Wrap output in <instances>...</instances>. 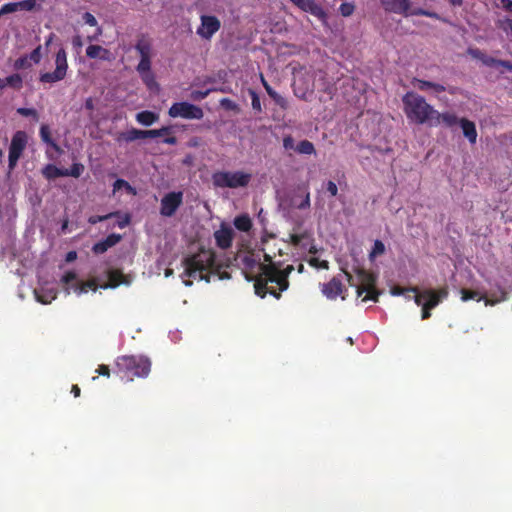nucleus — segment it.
I'll use <instances>...</instances> for the list:
<instances>
[{
    "instance_id": "obj_27",
    "label": "nucleus",
    "mask_w": 512,
    "mask_h": 512,
    "mask_svg": "<svg viewBox=\"0 0 512 512\" xmlns=\"http://www.w3.org/2000/svg\"><path fill=\"white\" fill-rule=\"evenodd\" d=\"M233 223L235 228L242 232H248L252 228V220L248 214L236 216Z\"/></svg>"
},
{
    "instance_id": "obj_28",
    "label": "nucleus",
    "mask_w": 512,
    "mask_h": 512,
    "mask_svg": "<svg viewBox=\"0 0 512 512\" xmlns=\"http://www.w3.org/2000/svg\"><path fill=\"white\" fill-rule=\"evenodd\" d=\"M159 116L158 114L152 112V111H141L136 114V120L138 123L144 125V126H150L153 123H155L158 120Z\"/></svg>"
},
{
    "instance_id": "obj_64",
    "label": "nucleus",
    "mask_w": 512,
    "mask_h": 512,
    "mask_svg": "<svg viewBox=\"0 0 512 512\" xmlns=\"http://www.w3.org/2000/svg\"><path fill=\"white\" fill-rule=\"evenodd\" d=\"M500 3L505 11L512 13V0H500Z\"/></svg>"
},
{
    "instance_id": "obj_4",
    "label": "nucleus",
    "mask_w": 512,
    "mask_h": 512,
    "mask_svg": "<svg viewBox=\"0 0 512 512\" xmlns=\"http://www.w3.org/2000/svg\"><path fill=\"white\" fill-rule=\"evenodd\" d=\"M151 370V362L144 356L123 355L116 359L114 373L126 382L136 377H147Z\"/></svg>"
},
{
    "instance_id": "obj_17",
    "label": "nucleus",
    "mask_w": 512,
    "mask_h": 512,
    "mask_svg": "<svg viewBox=\"0 0 512 512\" xmlns=\"http://www.w3.org/2000/svg\"><path fill=\"white\" fill-rule=\"evenodd\" d=\"M214 239L218 248L227 250L232 246L234 231L227 223L222 222L219 229L214 232Z\"/></svg>"
},
{
    "instance_id": "obj_55",
    "label": "nucleus",
    "mask_w": 512,
    "mask_h": 512,
    "mask_svg": "<svg viewBox=\"0 0 512 512\" xmlns=\"http://www.w3.org/2000/svg\"><path fill=\"white\" fill-rule=\"evenodd\" d=\"M306 235V233L290 234V243L293 246H299L301 244V241L306 237Z\"/></svg>"
},
{
    "instance_id": "obj_25",
    "label": "nucleus",
    "mask_w": 512,
    "mask_h": 512,
    "mask_svg": "<svg viewBox=\"0 0 512 512\" xmlns=\"http://www.w3.org/2000/svg\"><path fill=\"white\" fill-rule=\"evenodd\" d=\"M108 280H109V282L102 285L101 286L102 288H104V289L116 288L120 284L127 283L125 281L124 274L120 270H117V269H111L108 271Z\"/></svg>"
},
{
    "instance_id": "obj_60",
    "label": "nucleus",
    "mask_w": 512,
    "mask_h": 512,
    "mask_svg": "<svg viewBox=\"0 0 512 512\" xmlns=\"http://www.w3.org/2000/svg\"><path fill=\"white\" fill-rule=\"evenodd\" d=\"M96 372L99 374V375H102V376H106V377H109L110 376V368L109 366L105 365V364H101L98 366Z\"/></svg>"
},
{
    "instance_id": "obj_53",
    "label": "nucleus",
    "mask_w": 512,
    "mask_h": 512,
    "mask_svg": "<svg viewBox=\"0 0 512 512\" xmlns=\"http://www.w3.org/2000/svg\"><path fill=\"white\" fill-rule=\"evenodd\" d=\"M72 46L77 54L81 52V49L83 47V41L80 35H75L72 37Z\"/></svg>"
},
{
    "instance_id": "obj_40",
    "label": "nucleus",
    "mask_w": 512,
    "mask_h": 512,
    "mask_svg": "<svg viewBox=\"0 0 512 512\" xmlns=\"http://www.w3.org/2000/svg\"><path fill=\"white\" fill-rule=\"evenodd\" d=\"M248 92L251 97V105H252L253 110H255L258 113H261L262 106H261V101H260L259 95L253 89H249Z\"/></svg>"
},
{
    "instance_id": "obj_31",
    "label": "nucleus",
    "mask_w": 512,
    "mask_h": 512,
    "mask_svg": "<svg viewBox=\"0 0 512 512\" xmlns=\"http://www.w3.org/2000/svg\"><path fill=\"white\" fill-rule=\"evenodd\" d=\"M6 87L14 90H21L23 87V78L20 74L14 73L5 77Z\"/></svg>"
},
{
    "instance_id": "obj_10",
    "label": "nucleus",
    "mask_w": 512,
    "mask_h": 512,
    "mask_svg": "<svg viewBox=\"0 0 512 512\" xmlns=\"http://www.w3.org/2000/svg\"><path fill=\"white\" fill-rule=\"evenodd\" d=\"M168 114L172 118L181 117L183 119H196L200 120L204 116L203 110L194 104L189 102H177L174 103L168 111Z\"/></svg>"
},
{
    "instance_id": "obj_42",
    "label": "nucleus",
    "mask_w": 512,
    "mask_h": 512,
    "mask_svg": "<svg viewBox=\"0 0 512 512\" xmlns=\"http://www.w3.org/2000/svg\"><path fill=\"white\" fill-rule=\"evenodd\" d=\"M17 113L24 117H32L35 121L39 120V114L34 108L21 107L17 109Z\"/></svg>"
},
{
    "instance_id": "obj_39",
    "label": "nucleus",
    "mask_w": 512,
    "mask_h": 512,
    "mask_svg": "<svg viewBox=\"0 0 512 512\" xmlns=\"http://www.w3.org/2000/svg\"><path fill=\"white\" fill-rule=\"evenodd\" d=\"M35 296H36L37 301H39L40 303L48 304L56 298V292L50 291L49 293L44 294V293L36 290Z\"/></svg>"
},
{
    "instance_id": "obj_61",
    "label": "nucleus",
    "mask_w": 512,
    "mask_h": 512,
    "mask_svg": "<svg viewBox=\"0 0 512 512\" xmlns=\"http://www.w3.org/2000/svg\"><path fill=\"white\" fill-rule=\"evenodd\" d=\"M273 100H274V102H275L279 107H281L282 109H287V107H288V102H287V100H286L283 96H281L280 94H278V96H277L275 99H273Z\"/></svg>"
},
{
    "instance_id": "obj_24",
    "label": "nucleus",
    "mask_w": 512,
    "mask_h": 512,
    "mask_svg": "<svg viewBox=\"0 0 512 512\" xmlns=\"http://www.w3.org/2000/svg\"><path fill=\"white\" fill-rule=\"evenodd\" d=\"M459 124L462 128L464 136L471 144H475L477 140V130L474 122L466 118H461Z\"/></svg>"
},
{
    "instance_id": "obj_7",
    "label": "nucleus",
    "mask_w": 512,
    "mask_h": 512,
    "mask_svg": "<svg viewBox=\"0 0 512 512\" xmlns=\"http://www.w3.org/2000/svg\"><path fill=\"white\" fill-rule=\"evenodd\" d=\"M250 179L251 175L242 171H218L212 175L214 186L219 188L245 187L249 184Z\"/></svg>"
},
{
    "instance_id": "obj_6",
    "label": "nucleus",
    "mask_w": 512,
    "mask_h": 512,
    "mask_svg": "<svg viewBox=\"0 0 512 512\" xmlns=\"http://www.w3.org/2000/svg\"><path fill=\"white\" fill-rule=\"evenodd\" d=\"M55 69L51 72H43L39 75V81L43 84H53L64 80L69 69L67 52L60 47L54 56Z\"/></svg>"
},
{
    "instance_id": "obj_58",
    "label": "nucleus",
    "mask_w": 512,
    "mask_h": 512,
    "mask_svg": "<svg viewBox=\"0 0 512 512\" xmlns=\"http://www.w3.org/2000/svg\"><path fill=\"white\" fill-rule=\"evenodd\" d=\"M326 190L331 196H336L338 193V187L335 182L329 180L326 183Z\"/></svg>"
},
{
    "instance_id": "obj_51",
    "label": "nucleus",
    "mask_w": 512,
    "mask_h": 512,
    "mask_svg": "<svg viewBox=\"0 0 512 512\" xmlns=\"http://www.w3.org/2000/svg\"><path fill=\"white\" fill-rule=\"evenodd\" d=\"M309 264L311 266H313V267H316V268H321V269H328L329 268L328 261H326V260L320 261L318 258H311L309 260Z\"/></svg>"
},
{
    "instance_id": "obj_5",
    "label": "nucleus",
    "mask_w": 512,
    "mask_h": 512,
    "mask_svg": "<svg viewBox=\"0 0 512 512\" xmlns=\"http://www.w3.org/2000/svg\"><path fill=\"white\" fill-rule=\"evenodd\" d=\"M344 274L347 278L349 285L356 287L358 296H361L363 293H366L365 297L362 299L363 302H366L368 300L376 302L378 300L379 293L375 288L376 278L373 274L367 272L364 269H358V283L355 282L353 276L349 272L344 271Z\"/></svg>"
},
{
    "instance_id": "obj_2",
    "label": "nucleus",
    "mask_w": 512,
    "mask_h": 512,
    "mask_svg": "<svg viewBox=\"0 0 512 512\" xmlns=\"http://www.w3.org/2000/svg\"><path fill=\"white\" fill-rule=\"evenodd\" d=\"M402 104L407 119L417 125L430 126L433 115H436V109L422 95L413 91L402 96Z\"/></svg>"
},
{
    "instance_id": "obj_22",
    "label": "nucleus",
    "mask_w": 512,
    "mask_h": 512,
    "mask_svg": "<svg viewBox=\"0 0 512 512\" xmlns=\"http://www.w3.org/2000/svg\"><path fill=\"white\" fill-rule=\"evenodd\" d=\"M122 239L120 234L112 233L108 235L105 239L95 243L92 247V252L95 254H103L109 248L118 244Z\"/></svg>"
},
{
    "instance_id": "obj_63",
    "label": "nucleus",
    "mask_w": 512,
    "mask_h": 512,
    "mask_svg": "<svg viewBox=\"0 0 512 512\" xmlns=\"http://www.w3.org/2000/svg\"><path fill=\"white\" fill-rule=\"evenodd\" d=\"M422 314H421V318L423 320H426V319H429L431 317V308H427V305L425 303L422 302Z\"/></svg>"
},
{
    "instance_id": "obj_49",
    "label": "nucleus",
    "mask_w": 512,
    "mask_h": 512,
    "mask_svg": "<svg viewBox=\"0 0 512 512\" xmlns=\"http://www.w3.org/2000/svg\"><path fill=\"white\" fill-rule=\"evenodd\" d=\"M406 292L414 293L416 295L418 292V288L417 287H410V288L394 287L392 290L393 295H403Z\"/></svg>"
},
{
    "instance_id": "obj_62",
    "label": "nucleus",
    "mask_w": 512,
    "mask_h": 512,
    "mask_svg": "<svg viewBox=\"0 0 512 512\" xmlns=\"http://www.w3.org/2000/svg\"><path fill=\"white\" fill-rule=\"evenodd\" d=\"M483 64L487 67H497L498 59L488 56L483 61Z\"/></svg>"
},
{
    "instance_id": "obj_47",
    "label": "nucleus",
    "mask_w": 512,
    "mask_h": 512,
    "mask_svg": "<svg viewBox=\"0 0 512 512\" xmlns=\"http://www.w3.org/2000/svg\"><path fill=\"white\" fill-rule=\"evenodd\" d=\"M220 105L222 108L228 110V111H237L238 105L229 98H222L220 100Z\"/></svg>"
},
{
    "instance_id": "obj_34",
    "label": "nucleus",
    "mask_w": 512,
    "mask_h": 512,
    "mask_svg": "<svg viewBox=\"0 0 512 512\" xmlns=\"http://www.w3.org/2000/svg\"><path fill=\"white\" fill-rule=\"evenodd\" d=\"M293 205L299 210H305L310 207L311 203H310V193L308 191V187H305L301 201L297 202V200L294 199Z\"/></svg>"
},
{
    "instance_id": "obj_50",
    "label": "nucleus",
    "mask_w": 512,
    "mask_h": 512,
    "mask_svg": "<svg viewBox=\"0 0 512 512\" xmlns=\"http://www.w3.org/2000/svg\"><path fill=\"white\" fill-rule=\"evenodd\" d=\"M125 187L128 191H133L131 185L124 179H117L113 184L114 192Z\"/></svg>"
},
{
    "instance_id": "obj_57",
    "label": "nucleus",
    "mask_w": 512,
    "mask_h": 512,
    "mask_svg": "<svg viewBox=\"0 0 512 512\" xmlns=\"http://www.w3.org/2000/svg\"><path fill=\"white\" fill-rule=\"evenodd\" d=\"M118 217H120V219L117 222V226L119 228L123 229L129 225L130 220H131V217L129 214H124L123 216H121V214H120Z\"/></svg>"
},
{
    "instance_id": "obj_46",
    "label": "nucleus",
    "mask_w": 512,
    "mask_h": 512,
    "mask_svg": "<svg viewBox=\"0 0 512 512\" xmlns=\"http://www.w3.org/2000/svg\"><path fill=\"white\" fill-rule=\"evenodd\" d=\"M498 27L502 29L507 34L510 33L512 35V19L504 18L498 21Z\"/></svg>"
},
{
    "instance_id": "obj_35",
    "label": "nucleus",
    "mask_w": 512,
    "mask_h": 512,
    "mask_svg": "<svg viewBox=\"0 0 512 512\" xmlns=\"http://www.w3.org/2000/svg\"><path fill=\"white\" fill-rule=\"evenodd\" d=\"M385 253V245L381 240H375L372 250L369 254L370 260H373L374 258L382 255Z\"/></svg>"
},
{
    "instance_id": "obj_44",
    "label": "nucleus",
    "mask_w": 512,
    "mask_h": 512,
    "mask_svg": "<svg viewBox=\"0 0 512 512\" xmlns=\"http://www.w3.org/2000/svg\"><path fill=\"white\" fill-rule=\"evenodd\" d=\"M217 90V88H209L205 91H198V90H195V91H192L191 93V98L195 101H200V100H203L205 99L206 97H208V95L211 93V92H215Z\"/></svg>"
},
{
    "instance_id": "obj_19",
    "label": "nucleus",
    "mask_w": 512,
    "mask_h": 512,
    "mask_svg": "<svg viewBox=\"0 0 512 512\" xmlns=\"http://www.w3.org/2000/svg\"><path fill=\"white\" fill-rule=\"evenodd\" d=\"M460 294H461V300L463 302H467L469 300H476V301L484 300L486 306L495 305V304L501 302L502 300H504L505 296H506V293L504 291H501L500 298L492 299V298H488L486 295L480 294L478 291H471V290H468L465 288H462L460 290Z\"/></svg>"
},
{
    "instance_id": "obj_11",
    "label": "nucleus",
    "mask_w": 512,
    "mask_h": 512,
    "mask_svg": "<svg viewBox=\"0 0 512 512\" xmlns=\"http://www.w3.org/2000/svg\"><path fill=\"white\" fill-rule=\"evenodd\" d=\"M183 203V192L173 191L165 194L161 199L160 214L172 217Z\"/></svg>"
},
{
    "instance_id": "obj_45",
    "label": "nucleus",
    "mask_w": 512,
    "mask_h": 512,
    "mask_svg": "<svg viewBox=\"0 0 512 512\" xmlns=\"http://www.w3.org/2000/svg\"><path fill=\"white\" fill-rule=\"evenodd\" d=\"M27 55L32 63H34V64L40 63V61L42 59V46L38 45L35 49H33L31 51L30 54H27Z\"/></svg>"
},
{
    "instance_id": "obj_37",
    "label": "nucleus",
    "mask_w": 512,
    "mask_h": 512,
    "mask_svg": "<svg viewBox=\"0 0 512 512\" xmlns=\"http://www.w3.org/2000/svg\"><path fill=\"white\" fill-rule=\"evenodd\" d=\"M120 215V212L119 211H116V212H111V213H108L106 215H92L88 218V222L92 225H95L97 224L98 222H102V221H105V220H108L110 218H113V217H117Z\"/></svg>"
},
{
    "instance_id": "obj_13",
    "label": "nucleus",
    "mask_w": 512,
    "mask_h": 512,
    "mask_svg": "<svg viewBox=\"0 0 512 512\" xmlns=\"http://www.w3.org/2000/svg\"><path fill=\"white\" fill-rule=\"evenodd\" d=\"M385 11L390 13L401 14L408 16L410 14V1L409 0H380ZM413 15H428V13L422 9L411 12Z\"/></svg>"
},
{
    "instance_id": "obj_33",
    "label": "nucleus",
    "mask_w": 512,
    "mask_h": 512,
    "mask_svg": "<svg viewBox=\"0 0 512 512\" xmlns=\"http://www.w3.org/2000/svg\"><path fill=\"white\" fill-rule=\"evenodd\" d=\"M40 137H41L42 141L45 142L46 144L51 145L56 150L59 149L58 145L55 143V141L51 137V133H50V129H49L48 125L43 124L41 126Z\"/></svg>"
},
{
    "instance_id": "obj_16",
    "label": "nucleus",
    "mask_w": 512,
    "mask_h": 512,
    "mask_svg": "<svg viewBox=\"0 0 512 512\" xmlns=\"http://www.w3.org/2000/svg\"><path fill=\"white\" fill-rule=\"evenodd\" d=\"M293 5L298 7L300 10L310 13L317 17L319 20L325 22L327 19V13L323 7L318 4L315 0H289Z\"/></svg>"
},
{
    "instance_id": "obj_59",
    "label": "nucleus",
    "mask_w": 512,
    "mask_h": 512,
    "mask_svg": "<svg viewBox=\"0 0 512 512\" xmlns=\"http://www.w3.org/2000/svg\"><path fill=\"white\" fill-rule=\"evenodd\" d=\"M160 137L158 129L143 130V139Z\"/></svg>"
},
{
    "instance_id": "obj_1",
    "label": "nucleus",
    "mask_w": 512,
    "mask_h": 512,
    "mask_svg": "<svg viewBox=\"0 0 512 512\" xmlns=\"http://www.w3.org/2000/svg\"><path fill=\"white\" fill-rule=\"evenodd\" d=\"M293 270V265L280 269L277 264H259V274L254 277L256 295L264 298L269 293L280 299L281 292L289 287L288 277Z\"/></svg>"
},
{
    "instance_id": "obj_12",
    "label": "nucleus",
    "mask_w": 512,
    "mask_h": 512,
    "mask_svg": "<svg viewBox=\"0 0 512 512\" xmlns=\"http://www.w3.org/2000/svg\"><path fill=\"white\" fill-rule=\"evenodd\" d=\"M447 296V288H441L439 291L426 289L421 293L418 291L417 294L414 295V301L418 306H420L422 305V300L426 299L425 304L427 305V308L433 309L442 301V299L447 298Z\"/></svg>"
},
{
    "instance_id": "obj_43",
    "label": "nucleus",
    "mask_w": 512,
    "mask_h": 512,
    "mask_svg": "<svg viewBox=\"0 0 512 512\" xmlns=\"http://www.w3.org/2000/svg\"><path fill=\"white\" fill-rule=\"evenodd\" d=\"M355 6L353 3L344 2L339 7V12L343 17H349L353 14Z\"/></svg>"
},
{
    "instance_id": "obj_21",
    "label": "nucleus",
    "mask_w": 512,
    "mask_h": 512,
    "mask_svg": "<svg viewBox=\"0 0 512 512\" xmlns=\"http://www.w3.org/2000/svg\"><path fill=\"white\" fill-rule=\"evenodd\" d=\"M412 85L420 91H427L430 89L433 90L435 93H442L447 91V88L442 84L418 78H414L412 80ZM448 92L450 94H454V88H449Z\"/></svg>"
},
{
    "instance_id": "obj_23",
    "label": "nucleus",
    "mask_w": 512,
    "mask_h": 512,
    "mask_svg": "<svg viewBox=\"0 0 512 512\" xmlns=\"http://www.w3.org/2000/svg\"><path fill=\"white\" fill-rule=\"evenodd\" d=\"M110 51L100 45H89L86 49V56L90 59L110 60Z\"/></svg>"
},
{
    "instance_id": "obj_48",
    "label": "nucleus",
    "mask_w": 512,
    "mask_h": 512,
    "mask_svg": "<svg viewBox=\"0 0 512 512\" xmlns=\"http://www.w3.org/2000/svg\"><path fill=\"white\" fill-rule=\"evenodd\" d=\"M467 52L472 58L480 60L482 63L487 57V54L478 48H468Z\"/></svg>"
},
{
    "instance_id": "obj_26",
    "label": "nucleus",
    "mask_w": 512,
    "mask_h": 512,
    "mask_svg": "<svg viewBox=\"0 0 512 512\" xmlns=\"http://www.w3.org/2000/svg\"><path fill=\"white\" fill-rule=\"evenodd\" d=\"M65 174L67 173L66 171H64V169L58 168L54 164H47L42 169V175L48 180L55 179L58 177H65Z\"/></svg>"
},
{
    "instance_id": "obj_18",
    "label": "nucleus",
    "mask_w": 512,
    "mask_h": 512,
    "mask_svg": "<svg viewBox=\"0 0 512 512\" xmlns=\"http://www.w3.org/2000/svg\"><path fill=\"white\" fill-rule=\"evenodd\" d=\"M323 295L330 300H335L338 296H341L342 300H345V296L342 295L346 291L342 281L338 277H333L328 283L322 285L321 289Z\"/></svg>"
},
{
    "instance_id": "obj_36",
    "label": "nucleus",
    "mask_w": 512,
    "mask_h": 512,
    "mask_svg": "<svg viewBox=\"0 0 512 512\" xmlns=\"http://www.w3.org/2000/svg\"><path fill=\"white\" fill-rule=\"evenodd\" d=\"M64 171L67 173L65 177L71 176L78 178L84 171V165L81 163H73L69 169H64Z\"/></svg>"
},
{
    "instance_id": "obj_20",
    "label": "nucleus",
    "mask_w": 512,
    "mask_h": 512,
    "mask_svg": "<svg viewBox=\"0 0 512 512\" xmlns=\"http://www.w3.org/2000/svg\"><path fill=\"white\" fill-rule=\"evenodd\" d=\"M460 119L451 112L440 113L436 110V115H433L430 126H438L443 124L447 128H452L455 125L459 124Z\"/></svg>"
},
{
    "instance_id": "obj_29",
    "label": "nucleus",
    "mask_w": 512,
    "mask_h": 512,
    "mask_svg": "<svg viewBox=\"0 0 512 512\" xmlns=\"http://www.w3.org/2000/svg\"><path fill=\"white\" fill-rule=\"evenodd\" d=\"M138 139H143V130L132 128L126 132L119 134L118 141L133 142Z\"/></svg>"
},
{
    "instance_id": "obj_56",
    "label": "nucleus",
    "mask_w": 512,
    "mask_h": 512,
    "mask_svg": "<svg viewBox=\"0 0 512 512\" xmlns=\"http://www.w3.org/2000/svg\"><path fill=\"white\" fill-rule=\"evenodd\" d=\"M1 8H2V12H3L4 15L10 14V13H13V12L17 11L16 2L6 3Z\"/></svg>"
},
{
    "instance_id": "obj_54",
    "label": "nucleus",
    "mask_w": 512,
    "mask_h": 512,
    "mask_svg": "<svg viewBox=\"0 0 512 512\" xmlns=\"http://www.w3.org/2000/svg\"><path fill=\"white\" fill-rule=\"evenodd\" d=\"M84 22L89 25V26H97L98 25V21L97 19L95 18V16L93 14H91L90 12H85L82 16Z\"/></svg>"
},
{
    "instance_id": "obj_32",
    "label": "nucleus",
    "mask_w": 512,
    "mask_h": 512,
    "mask_svg": "<svg viewBox=\"0 0 512 512\" xmlns=\"http://www.w3.org/2000/svg\"><path fill=\"white\" fill-rule=\"evenodd\" d=\"M141 80L149 90L158 89L159 85L156 82L155 76L152 71L139 73Z\"/></svg>"
},
{
    "instance_id": "obj_41",
    "label": "nucleus",
    "mask_w": 512,
    "mask_h": 512,
    "mask_svg": "<svg viewBox=\"0 0 512 512\" xmlns=\"http://www.w3.org/2000/svg\"><path fill=\"white\" fill-rule=\"evenodd\" d=\"M36 6V0H23L16 2L17 11H31Z\"/></svg>"
},
{
    "instance_id": "obj_14",
    "label": "nucleus",
    "mask_w": 512,
    "mask_h": 512,
    "mask_svg": "<svg viewBox=\"0 0 512 512\" xmlns=\"http://www.w3.org/2000/svg\"><path fill=\"white\" fill-rule=\"evenodd\" d=\"M200 20L201 24L196 33L203 39H211L221 27V22L216 16L202 15Z\"/></svg>"
},
{
    "instance_id": "obj_15",
    "label": "nucleus",
    "mask_w": 512,
    "mask_h": 512,
    "mask_svg": "<svg viewBox=\"0 0 512 512\" xmlns=\"http://www.w3.org/2000/svg\"><path fill=\"white\" fill-rule=\"evenodd\" d=\"M283 148L286 151L293 150L301 155H315L316 149L314 144L309 140H301L298 144H295L294 138L291 135H285L283 137Z\"/></svg>"
},
{
    "instance_id": "obj_3",
    "label": "nucleus",
    "mask_w": 512,
    "mask_h": 512,
    "mask_svg": "<svg viewBox=\"0 0 512 512\" xmlns=\"http://www.w3.org/2000/svg\"><path fill=\"white\" fill-rule=\"evenodd\" d=\"M183 265L186 276L209 282L210 274L215 271V253L201 249L198 253L184 258Z\"/></svg>"
},
{
    "instance_id": "obj_9",
    "label": "nucleus",
    "mask_w": 512,
    "mask_h": 512,
    "mask_svg": "<svg viewBox=\"0 0 512 512\" xmlns=\"http://www.w3.org/2000/svg\"><path fill=\"white\" fill-rule=\"evenodd\" d=\"M135 50L140 56V61L136 67L138 73L151 71L152 43L151 40L142 35L135 44Z\"/></svg>"
},
{
    "instance_id": "obj_30",
    "label": "nucleus",
    "mask_w": 512,
    "mask_h": 512,
    "mask_svg": "<svg viewBox=\"0 0 512 512\" xmlns=\"http://www.w3.org/2000/svg\"><path fill=\"white\" fill-rule=\"evenodd\" d=\"M71 288L73 289V291L77 294V295H81L83 293H86L88 292L89 289H92V290H96L97 289V284H96V281L94 279L92 280H88L86 282H77V283H74Z\"/></svg>"
},
{
    "instance_id": "obj_38",
    "label": "nucleus",
    "mask_w": 512,
    "mask_h": 512,
    "mask_svg": "<svg viewBox=\"0 0 512 512\" xmlns=\"http://www.w3.org/2000/svg\"><path fill=\"white\" fill-rule=\"evenodd\" d=\"M13 66L16 70L28 69L32 66V62L29 59L28 55H23L15 60Z\"/></svg>"
},
{
    "instance_id": "obj_52",
    "label": "nucleus",
    "mask_w": 512,
    "mask_h": 512,
    "mask_svg": "<svg viewBox=\"0 0 512 512\" xmlns=\"http://www.w3.org/2000/svg\"><path fill=\"white\" fill-rule=\"evenodd\" d=\"M76 279H77V274L74 271H68L62 276L61 282L65 285H68V284L74 282Z\"/></svg>"
},
{
    "instance_id": "obj_8",
    "label": "nucleus",
    "mask_w": 512,
    "mask_h": 512,
    "mask_svg": "<svg viewBox=\"0 0 512 512\" xmlns=\"http://www.w3.org/2000/svg\"><path fill=\"white\" fill-rule=\"evenodd\" d=\"M27 134L24 131H17L12 136L9 145L8 170L12 172L27 146Z\"/></svg>"
}]
</instances>
